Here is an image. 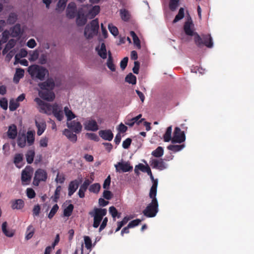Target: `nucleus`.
Returning a JSON list of instances; mask_svg holds the SVG:
<instances>
[{"instance_id":"7ed1b4c3","label":"nucleus","mask_w":254,"mask_h":254,"mask_svg":"<svg viewBox=\"0 0 254 254\" xmlns=\"http://www.w3.org/2000/svg\"><path fill=\"white\" fill-rule=\"evenodd\" d=\"M28 72L33 78H36L41 81L44 80L45 75L49 74V71L46 68L38 65L29 66Z\"/></svg>"},{"instance_id":"0eeeda50","label":"nucleus","mask_w":254,"mask_h":254,"mask_svg":"<svg viewBox=\"0 0 254 254\" xmlns=\"http://www.w3.org/2000/svg\"><path fill=\"white\" fill-rule=\"evenodd\" d=\"M158 211V203L157 199H152L151 202L143 211L144 215L147 217H154Z\"/></svg>"},{"instance_id":"2f4dec72","label":"nucleus","mask_w":254,"mask_h":254,"mask_svg":"<svg viewBox=\"0 0 254 254\" xmlns=\"http://www.w3.org/2000/svg\"><path fill=\"white\" fill-rule=\"evenodd\" d=\"M17 128H8L7 131V137L9 139H14L18 135Z\"/></svg>"},{"instance_id":"dca6fc26","label":"nucleus","mask_w":254,"mask_h":254,"mask_svg":"<svg viewBox=\"0 0 254 254\" xmlns=\"http://www.w3.org/2000/svg\"><path fill=\"white\" fill-rule=\"evenodd\" d=\"M76 10V5L74 2H70L68 4L66 9V16L69 18H73L75 17Z\"/></svg>"},{"instance_id":"aec40b11","label":"nucleus","mask_w":254,"mask_h":254,"mask_svg":"<svg viewBox=\"0 0 254 254\" xmlns=\"http://www.w3.org/2000/svg\"><path fill=\"white\" fill-rule=\"evenodd\" d=\"M138 167V168L142 172H146V173H147V174L150 176V178L152 181H153L154 177L152 175L151 169L150 167L148 166H145L142 164H139L138 166H136L135 168L134 171L135 173H137V171L136 170V168Z\"/></svg>"},{"instance_id":"e433bc0d","label":"nucleus","mask_w":254,"mask_h":254,"mask_svg":"<svg viewBox=\"0 0 254 254\" xmlns=\"http://www.w3.org/2000/svg\"><path fill=\"white\" fill-rule=\"evenodd\" d=\"M172 128H167L166 131L163 135V139L165 142H172Z\"/></svg>"},{"instance_id":"4be33fe9","label":"nucleus","mask_w":254,"mask_h":254,"mask_svg":"<svg viewBox=\"0 0 254 254\" xmlns=\"http://www.w3.org/2000/svg\"><path fill=\"white\" fill-rule=\"evenodd\" d=\"M31 179V174L29 169H24L21 173V181L23 183L28 184Z\"/></svg>"},{"instance_id":"774afa93","label":"nucleus","mask_w":254,"mask_h":254,"mask_svg":"<svg viewBox=\"0 0 254 254\" xmlns=\"http://www.w3.org/2000/svg\"><path fill=\"white\" fill-rule=\"evenodd\" d=\"M7 101L3 98L0 100V106L3 110H6L7 109Z\"/></svg>"},{"instance_id":"603ef678","label":"nucleus","mask_w":254,"mask_h":254,"mask_svg":"<svg viewBox=\"0 0 254 254\" xmlns=\"http://www.w3.org/2000/svg\"><path fill=\"white\" fill-rule=\"evenodd\" d=\"M19 106V104L17 101L10 100L9 102V109L11 111H14Z\"/></svg>"},{"instance_id":"cd10ccee","label":"nucleus","mask_w":254,"mask_h":254,"mask_svg":"<svg viewBox=\"0 0 254 254\" xmlns=\"http://www.w3.org/2000/svg\"><path fill=\"white\" fill-rule=\"evenodd\" d=\"M7 223L6 222H4L2 224L1 229L3 233L8 237H12L14 234V231L12 229L8 230L7 229Z\"/></svg>"},{"instance_id":"412c9836","label":"nucleus","mask_w":254,"mask_h":254,"mask_svg":"<svg viewBox=\"0 0 254 254\" xmlns=\"http://www.w3.org/2000/svg\"><path fill=\"white\" fill-rule=\"evenodd\" d=\"M63 134L71 142L74 143L77 140V136L73 133L72 129L65 128L63 131Z\"/></svg>"},{"instance_id":"5701e85b","label":"nucleus","mask_w":254,"mask_h":254,"mask_svg":"<svg viewBox=\"0 0 254 254\" xmlns=\"http://www.w3.org/2000/svg\"><path fill=\"white\" fill-rule=\"evenodd\" d=\"M10 204L13 209H21L24 206V202L21 199L12 200Z\"/></svg>"},{"instance_id":"f8f14e48","label":"nucleus","mask_w":254,"mask_h":254,"mask_svg":"<svg viewBox=\"0 0 254 254\" xmlns=\"http://www.w3.org/2000/svg\"><path fill=\"white\" fill-rule=\"evenodd\" d=\"M39 95L41 98L48 101H53L55 97V95L52 90H43V91H40Z\"/></svg>"},{"instance_id":"b1692460","label":"nucleus","mask_w":254,"mask_h":254,"mask_svg":"<svg viewBox=\"0 0 254 254\" xmlns=\"http://www.w3.org/2000/svg\"><path fill=\"white\" fill-rule=\"evenodd\" d=\"M100 8L98 5L93 6L89 9L88 12L86 14V16L88 18H93L100 12Z\"/></svg>"},{"instance_id":"69168bd1","label":"nucleus","mask_w":254,"mask_h":254,"mask_svg":"<svg viewBox=\"0 0 254 254\" xmlns=\"http://www.w3.org/2000/svg\"><path fill=\"white\" fill-rule=\"evenodd\" d=\"M65 181V177L63 174L58 173L56 179V181L60 184H63Z\"/></svg>"},{"instance_id":"6ab92c4d","label":"nucleus","mask_w":254,"mask_h":254,"mask_svg":"<svg viewBox=\"0 0 254 254\" xmlns=\"http://www.w3.org/2000/svg\"><path fill=\"white\" fill-rule=\"evenodd\" d=\"M91 183V182L88 179H87L81 185L78 193L80 198H83L85 196V192L86 191Z\"/></svg>"},{"instance_id":"7c9ffc66","label":"nucleus","mask_w":254,"mask_h":254,"mask_svg":"<svg viewBox=\"0 0 254 254\" xmlns=\"http://www.w3.org/2000/svg\"><path fill=\"white\" fill-rule=\"evenodd\" d=\"M35 228L32 225H29L26 229L25 239L29 240L32 238L35 233Z\"/></svg>"},{"instance_id":"09e8293b","label":"nucleus","mask_w":254,"mask_h":254,"mask_svg":"<svg viewBox=\"0 0 254 254\" xmlns=\"http://www.w3.org/2000/svg\"><path fill=\"white\" fill-rule=\"evenodd\" d=\"M74 206L73 204H69L64 210V216L69 217L70 216L73 210Z\"/></svg>"},{"instance_id":"a19ab883","label":"nucleus","mask_w":254,"mask_h":254,"mask_svg":"<svg viewBox=\"0 0 254 254\" xmlns=\"http://www.w3.org/2000/svg\"><path fill=\"white\" fill-rule=\"evenodd\" d=\"M164 153L163 147L161 146L158 147L155 150L152 151V155L155 157H160Z\"/></svg>"},{"instance_id":"393cba45","label":"nucleus","mask_w":254,"mask_h":254,"mask_svg":"<svg viewBox=\"0 0 254 254\" xmlns=\"http://www.w3.org/2000/svg\"><path fill=\"white\" fill-rule=\"evenodd\" d=\"M96 50L97 51L98 54L101 58L103 59L107 58V50L105 43H102L100 48L99 47H96Z\"/></svg>"},{"instance_id":"9d476101","label":"nucleus","mask_w":254,"mask_h":254,"mask_svg":"<svg viewBox=\"0 0 254 254\" xmlns=\"http://www.w3.org/2000/svg\"><path fill=\"white\" fill-rule=\"evenodd\" d=\"M141 117V115L139 114L136 117L133 118L130 120H128L127 122H126V124L130 127H132L135 124H136L137 126H139L140 124L143 123V125L144 126H145V127H150V123L144 121L143 119H142L140 120H139Z\"/></svg>"},{"instance_id":"8fccbe9b","label":"nucleus","mask_w":254,"mask_h":254,"mask_svg":"<svg viewBox=\"0 0 254 254\" xmlns=\"http://www.w3.org/2000/svg\"><path fill=\"white\" fill-rule=\"evenodd\" d=\"M108 28L110 33L114 36H116L118 35L119 31L118 28L112 24H108Z\"/></svg>"},{"instance_id":"6e6552de","label":"nucleus","mask_w":254,"mask_h":254,"mask_svg":"<svg viewBox=\"0 0 254 254\" xmlns=\"http://www.w3.org/2000/svg\"><path fill=\"white\" fill-rule=\"evenodd\" d=\"M47 179V173L42 169H37L34 174L33 184L35 186H38L41 182H45Z\"/></svg>"},{"instance_id":"2eb2a0df","label":"nucleus","mask_w":254,"mask_h":254,"mask_svg":"<svg viewBox=\"0 0 254 254\" xmlns=\"http://www.w3.org/2000/svg\"><path fill=\"white\" fill-rule=\"evenodd\" d=\"M115 166L117 172H127L132 170V167L128 162H119Z\"/></svg>"},{"instance_id":"6e6d98bb","label":"nucleus","mask_w":254,"mask_h":254,"mask_svg":"<svg viewBox=\"0 0 254 254\" xmlns=\"http://www.w3.org/2000/svg\"><path fill=\"white\" fill-rule=\"evenodd\" d=\"M85 136L89 139L94 140L95 141H98L99 140V136L94 133H86Z\"/></svg>"},{"instance_id":"4468645a","label":"nucleus","mask_w":254,"mask_h":254,"mask_svg":"<svg viewBox=\"0 0 254 254\" xmlns=\"http://www.w3.org/2000/svg\"><path fill=\"white\" fill-rule=\"evenodd\" d=\"M38 86L42 90H52L55 87V82L53 79L48 78L46 81L39 83Z\"/></svg>"},{"instance_id":"bf43d9fd","label":"nucleus","mask_w":254,"mask_h":254,"mask_svg":"<svg viewBox=\"0 0 254 254\" xmlns=\"http://www.w3.org/2000/svg\"><path fill=\"white\" fill-rule=\"evenodd\" d=\"M84 243L85 247L87 249H90L92 247V242L91 240L88 236H84Z\"/></svg>"},{"instance_id":"f704fd0d","label":"nucleus","mask_w":254,"mask_h":254,"mask_svg":"<svg viewBox=\"0 0 254 254\" xmlns=\"http://www.w3.org/2000/svg\"><path fill=\"white\" fill-rule=\"evenodd\" d=\"M130 35L132 37L133 43L138 49L141 48L140 41L135 33L131 31L130 32Z\"/></svg>"},{"instance_id":"e2e57ef3","label":"nucleus","mask_w":254,"mask_h":254,"mask_svg":"<svg viewBox=\"0 0 254 254\" xmlns=\"http://www.w3.org/2000/svg\"><path fill=\"white\" fill-rule=\"evenodd\" d=\"M141 220L139 219H136L135 220H133L131 221H130L128 224L127 225L128 226V227L133 228L139 224V223L141 222Z\"/></svg>"},{"instance_id":"423d86ee","label":"nucleus","mask_w":254,"mask_h":254,"mask_svg":"<svg viewBox=\"0 0 254 254\" xmlns=\"http://www.w3.org/2000/svg\"><path fill=\"white\" fill-rule=\"evenodd\" d=\"M99 28V21L97 18L92 20L90 24L85 26L84 29V35L87 39L92 38L96 35Z\"/></svg>"},{"instance_id":"c03bdc74","label":"nucleus","mask_w":254,"mask_h":254,"mask_svg":"<svg viewBox=\"0 0 254 254\" xmlns=\"http://www.w3.org/2000/svg\"><path fill=\"white\" fill-rule=\"evenodd\" d=\"M23 154L21 153H17L14 156L13 163L17 167H19L18 165L23 161Z\"/></svg>"},{"instance_id":"c9c22d12","label":"nucleus","mask_w":254,"mask_h":254,"mask_svg":"<svg viewBox=\"0 0 254 254\" xmlns=\"http://www.w3.org/2000/svg\"><path fill=\"white\" fill-rule=\"evenodd\" d=\"M27 55V52L24 49H21L19 53L15 56V62L18 63L21 58H24Z\"/></svg>"},{"instance_id":"9b49d317","label":"nucleus","mask_w":254,"mask_h":254,"mask_svg":"<svg viewBox=\"0 0 254 254\" xmlns=\"http://www.w3.org/2000/svg\"><path fill=\"white\" fill-rule=\"evenodd\" d=\"M87 17L85 15L83 8L78 9L76 18V23L79 26H82L85 24L87 22Z\"/></svg>"},{"instance_id":"ea45409f","label":"nucleus","mask_w":254,"mask_h":254,"mask_svg":"<svg viewBox=\"0 0 254 254\" xmlns=\"http://www.w3.org/2000/svg\"><path fill=\"white\" fill-rule=\"evenodd\" d=\"M120 15L122 20L125 21H128L130 18V15L128 11L125 9L120 10Z\"/></svg>"},{"instance_id":"864d4df0","label":"nucleus","mask_w":254,"mask_h":254,"mask_svg":"<svg viewBox=\"0 0 254 254\" xmlns=\"http://www.w3.org/2000/svg\"><path fill=\"white\" fill-rule=\"evenodd\" d=\"M107 65L111 71H115L116 67L115 64L113 63V59H111V57L108 59L107 62Z\"/></svg>"},{"instance_id":"c85d7f7f","label":"nucleus","mask_w":254,"mask_h":254,"mask_svg":"<svg viewBox=\"0 0 254 254\" xmlns=\"http://www.w3.org/2000/svg\"><path fill=\"white\" fill-rule=\"evenodd\" d=\"M16 41L14 39H11L9 40L2 51V54L4 55L7 54L11 49L14 47Z\"/></svg>"},{"instance_id":"f3484780","label":"nucleus","mask_w":254,"mask_h":254,"mask_svg":"<svg viewBox=\"0 0 254 254\" xmlns=\"http://www.w3.org/2000/svg\"><path fill=\"white\" fill-rule=\"evenodd\" d=\"M193 26L192 22L191 20H188L185 22L184 25V30L186 35L189 36H194L195 37V33L193 30L191 29V27Z\"/></svg>"},{"instance_id":"1a4fd4ad","label":"nucleus","mask_w":254,"mask_h":254,"mask_svg":"<svg viewBox=\"0 0 254 254\" xmlns=\"http://www.w3.org/2000/svg\"><path fill=\"white\" fill-rule=\"evenodd\" d=\"M186 140V135L184 131H182L180 128H175L172 137L173 143H181Z\"/></svg>"},{"instance_id":"a18cd8bd","label":"nucleus","mask_w":254,"mask_h":254,"mask_svg":"<svg viewBox=\"0 0 254 254\" xmlns=\"http://www.w3.org/2000/svg\"><path fill=\"white\" fill-rule=\"evenodd\" d=\"M17 19V15L16 13L11 12L9 14L7 19V22L9 24H14Z\"/></svg>"},{"instance_id":"680f3d73","label":"nucleus","mask_w":254,"mask_h":254,"mask_svg":"<svg viewBox=\"0 0 254 254\" xmlns=\"http://www.w3.org/2000/svg\"><path fill=\"white\" fill-rule=\"evenodd\" d=\"M27 196L29 198H33L36 195L35 191L31 188H28L26 190Z\"/></svg>"},{"instance_id":"de8ad7c7","label":"nucleus","mask_w":254,"mask_h":254,"mask_svg":"<svg viewBox=\"0 0 254 254\" xmlns=\"http://www.w3.org/2000/svg\"><path fill=\"white\" fill-rule=\"evenodd\" d=\"M185 147L184 144L182 145H169L168 146V149L174 152L179 151Z\"/></svg>"},{"instance_id":"a211bd4d","label":"nucleus","mask_w":254,"mask_h":254,"mask_svg":"<svg viewBox=\"0 0 254 254\" xmlns=\"http://www.w3.org/2000/svg\"><path fill=\"white\" fill-rule=\"evenodd\" d=\"M99 135L102 139L108 141H111L114 137L113 133L110 129L100 130Z\"/></svg>"},{"instance_id":"39448f33","label":"nucleus","mask_w":254,"mask_h":254,"mask_svg":"<svg viewBox=\"0 0 254 254\" xmlns=\"http://www.w3.org/2000/svg\"><path fill=\"white\" fill-rule=\"evenodd\" d=\"M107 210L105 208H94L93 211H90L89 214L93 217V227L98 228L104 216L107 214Z\"/></svg>"},{"instance_id":"58836bf2","label":"nucleus","mask_w":254,"mask_h":254,"mask_svg":"<svg viewBox=\"0 0 254 254\" xmlns=\"http://www.w3.org/2000/svg\"><path fill=\"white\" fill-rule=\"evenodd\" d=\"M125 80L126 82L132 84H135L136 83V76L131 73H129L127 75Z\"/></svg>"},{"instance_id":"c756f323","label":"nucleus","mask_w":254,"mask_h":254,"mask_svg":"<svg viewBox=\"0 0 254 254\" xmlns=\"http://www.w3.org/2000/svg\"><path fill=\"white\" fill-rule=\"evenodd\" d=\"M151 165L153 168L160 170H163L165 168L164 163L162 160L160 161L157 159H154L152 160Z\"/></svg>"},{"instance_id":"bb28decb","label":"nucleus","mask_w":254,"mask_h":254,"mask_svg":"<svg viewBox=\"0 0 254 254\" xmlns=\"http://www.w3.org/2000/svg\"><path fill=\"white\" fill-rule=\"evenodd\" d=\"M11 34L12 37H18L22 34L21 30V26L20 24H16L10 29Z\"/></svg>"},{"instance_id":"052dcab7","label":"nucleus","mask_w":254,"mask_h":254,"mask_svg":"<svg viewBox=\"0 0 254 254\" xmlns=\"http://www.w3.org/2000/svg\"><path fill=\"white\" fill-rule=\"evenodd\" d=\"M109 213L112 215V217L114 218V220H116V216L118 214V212L117 209L113 206L110 207L109 208Z\"/></svg>"},{"instance_id":"4c0bfd02","label":"nucleus","mask_w":254,"mask_h":254,"mask_svg":"<svg viewBox=\"0 0 254 254\" xmlns=\"http://www.w3.org/2000/svg\"><path fill=\"white\" fill-rule=\"evenodd\" d=\"M83 124L84 127H98L96 121L91 119H86Z\"/></svg>"},{"instance_id":"4d7b16f0","label":"nucleus","mask_w":254,"mask_h":254,"mask_svg":"<svg viewBox=\"0 0 254 254\" xmlns=\"http://www.w3.org/2000/svg\"><path fill=\"white\" fill-rule=\"evenodd\" d=\"M67 0H59L57 3V9L63 10L64 9Z\"/></svg>"},{"instance_id":"5fc2aeb1","label":"nucleus","mask_w":254,"mask_h":254,"mask_svg":"<svg viewBox=\"0 0 254 254\" xmlns=\"http://www.w3.org/2000/svg\"><path fill=\"white\" fill-rule=\"evenodd\" d=\"M62 190V187L60 186H58L57 187L55 191L54 196V201L55 202H57L58 199L60 198V192Z\"/></svg>"},{"instance_id":"72a5a7b5","label":"nucleus","mask_w":254,"mask_h":254,"mask_svg":"<svg viewBox=\"0 0 254 254\" xmlns=\"http://www.w3.org/2000/svg\"><path fill=\"white\" fill-rule=\"evenodd\" d=\"M35 153L34 150H28L26 154V161L28 164H31L34 160Z\"/></svg>"},{"instance_id":"20e7f679","label":"nucleus","mask_w":254,"mask_h":254,"mask_svg":"<svg viewBox=\"0 0 254 254\" xmlns=\"http://www.w3.org/2000/svg\"><path fill=\"white\" fill-rule=\"evenodd\" d=\"M194 41L198 47L205 46L208 48H211L213 46L212 38L210 34H203L200 36L197 33H195Z\"/></svg>"},{"instance_id":"3c124183","label":"nucleus","mask_w":254,"mask_h":254,"mask_svg":"<svg viewBox=\"0 0 254 254\" xmlns=\"http://www.w3.org/2000/svg\"><path fill=\"white\" fill-rule=\"evenodd\" d=\"M59 209V206L57 204H55L53 207L52 208L50 213L48 214V218L49 219H52L55 214L57 213V211Z\"/></svg>"},{"instance_id":"37998d69","label":"nucleus","mask_w":254,"mask_h":254,"mask_svg":"<svg viewBox=\"0 0 254 254\" xmlns=\"http://www.w3.org/2000/svg\"><path fill=\"white\" fill-rule=\"evenodd\" d=\"M100 188L101 186L99 183H95L89 187V190L91 192L97 193L100 191Z\"/></svg>"},{"instance_id":"a878e982","label":"nucleus","mask_w":254,"mask_h":254,"mask_svg":"<svg viewBox=\"0 0 254 254\" xmlns=\"http://www.w3.org/2000/svg\"><path fill=\"white\" fill-rule=\"evenodd\" d=\"M158 185V181L157 180H153V185L150 189L149 192V197L152 198V199H157L156 197L157 194V188Z\"/></svg>"},{"instance_id":"13d9d810","label":"nucleus","mask_w":254,"mask_h":254,"mask_svg":"<svg viewBox=\"0 0 254 254\" xmlns=\"http://www.w3.org/2000/svg\"><path fill=\"white\" fill-rule=\"evenodd\" d=\"M9 36V32L7 30H4L2 33V38H1V40H0L1 41V42H2L3 43H6L8 39Z\"/></svg>"},{"instance_id":"79ce46f5","label":"nucleus","mask_w":254,"mask_h":254,"mask_svg":"<svg viewBox=\"0 0 254 254\" xmlns=\"http://www.w3.org/2000/svg\"><path fill=\"white\" fill-rule=\"evenodd\" d=\"M184 17V9L182 7L180 8L178 13L175 16L173 22L174 23L177 22Z\"/></svg>"},{"instance_id":"473e14b6","label":"nucleus","mask_w":254,"mask_h":254,"mask_svg":"<svg viewBox=\"0 0 254 254\" xmlns=\"http://www.w3.org/2000/svg\"><path fill=\"white\" fill-rule=\"evenodd\" d=\"M64 112L67 118V121L68 122L75 118V115L71 110H69L68 107L66 106L64 108Z\"/></svg>"},{"instance_id":"f257e3e1","label":"nucleus","mask_w":254,"mask_h":254,"mask_svg":"<svg viewBox=\"0 0 254 254\" xmlns=\"http://www.w3.org/2000/svg\"><path fill=\"white\" fill-rule=\"evenodd\" d=\"M34 101L39 106L40 112L48 115L53 114L55 117L59 121H62L64 119L63 107L61 104L55 103L51 105L49 103H45L39 98H36Z\"/></svg>"},{"instance_id":"49530a36","label":"nucleus","mask_w":254,"mask_h":254,"mask_svg":"<svg viewBox=\"0 0 254 254\" xmlns=\"http://www.w3.org/2000/svg\"><path fill=\"white\" fill-rule=\"evenodd\" d=\"M179 0H170L169 7L171 11H174L177 9L179 4Z\"/></svg>"},{"instance_id":"f03ea898","label":"nucleus","mask_w":254,"mask_h":254,"mask_svg":"<svg viewBox=\"0 0 254 254\" xmlns=\"http://www.w3.org/2000/svg\"><path fill=\"white\" fill-rule=\"evenodd\" d=\"M35 132L34 130H29L25 133L24 131H19L17 135V143L20 148L32 145L35 141Z\"/></svg>"},{"instance_id":"338daca9","label":"nucleus","mask_w":254,"mask_h":254,"mask_svg":"<svg viewBox=\"0 0 254 254\" xmlns=\"http://www.w3.org/2000/svg\"><path fill=\"white\" fill-rule=\"evenodd\" d=\"M128 58L125 57L120 63V67L122 70H124L127 66Z\"/></svg>"},{"instance_id":"0e129e2a","label":"nucleus","mask_w":254,"mask_h":254,"mask_svg":"<svg viewBox=\"0 0 254 254\" xmlns=\"http://www.w3.org/2000/svg\"><path fill=\"white\" fill-rule=\"evenodd\" d=\"M132 140L130 138H127L126 140H125L123 142V147L124 149H128L131 143Z\"/></svg>"},{"instance_id":"ddd939ff","label":"nucleus","mask_w":254,"mask_h":254,"mask_svg":"<svg viewBox=\"0 0 254 254\" xmlns=\"http://www.w3.org/2000/svg\"><path fill=\"white\" fill-rule=\"evenodd\" d=\"M82 178H80L79 180H74L70 182L68 186V194L69 196H71L78 189L79 184L82 182Z\"/></svg>"}]
</instances>
